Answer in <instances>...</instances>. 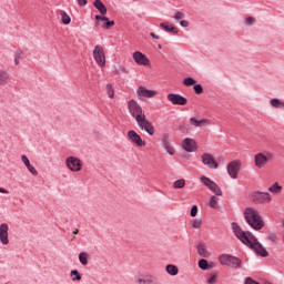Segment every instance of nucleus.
I'll use <instances>...</instances> for the list:
<instances>
[{
  "instance_id": "obj_46",
  "label": "nucleus",
  "mask_w": 284,
  "mask_h": 284,
  "mask_svg": "<svg viewBox=\"0 0 284 284\" xmlns=\"http://www.w3.org/2000/svg\"><path fill=\"white\" fill-rule=\"evenodd\" d=\"M144 284H154V276L153 275H145Z\"/></svg>"
},
{
  "instance_id": "obj_10",
  "label": "nucleus",
  "mask_w": 284,
  "mask_h": 284,
  "mask_svg": "<svg viewBox=\"0 0 284 284\" xmlns=\"http://www.w3.org/2000/svg\"><path fill=\"white\" fill-rule=\"evenodd\" d=\"M159 92L156 90H150L143 85L138 87L136 97L140 101H144V99H154Z\"/></svg>"
},
{
  "instance_id": "obj_8",
  "label": "nucleus",
  "mask_w": 284,
  "mask_h": 284,
  "mask_svg": "<svg viewBox=\"0 0 284 284\" xmlns=\"http://www.w3.org/2000/svg\"><path fill=\"white\" fill-rule=\"evenodd\" d=\"M65 165L70 172H81L83 170V162L77 156H68L65 159Z\"/></svg>"
},
{
  "instance_id": "obj_49",
  "label": "nucleus",
  "mask_w": 284,
  "mask_h": 284,
  "mask_svg": "<svg viewBox=\"0 0 284 284\" xmlns=\"http://www.w3.org/2000/svg\"><path fill=\"white\" fill-rule=\"evenodd\" d=\"M27 169L33 174V176H37V174H39V172L32 164L30 166H28Z\"/></svg>"
},
{
  "instance_id": "obj_32",
  "label": "nucleus",
  "mask_w": 284,
  "mask_h": 284,
  "mask_svg": "<svg viewBox=\"0 0 284 284\" xmlns=\"http://www.w3.org/2000/svg\"><path fill=\"white\" fill-rule=\"evenodd\" d=\"M179 130H180V132H182V134H187L190 132V125L185 122H182L179 125Z\"/></svg>"
},
{
  "instance_id": "obj_15",
  "label": "nucleus",
  "mask_w": 284,
  "mask_h": 284,
  "mask_svg": "<svg viewBox=\"0 0 284 284\" xmlns=\"http://www.w3.org/2000/svg\"><path fill=\"white\" fill-rule=\"evenodd\" d=\"M9 231L10 226H8V224H0V243L3 245H10Z\"/></svg>"
},
{
  "instance_id": "obj_43",
  "label": "nucleus",
  "mask_w": 284,
  "mask_h": 284,
  "mask_svg": "<svg viewBox=\"0 0 284 284\" xmlns=\"http://www.w3.org/2000/svg\"><path fill=\"white\" fill-rule=\"evenodd\" d=\"M185 17V13L178 11L175 12L173 19H175V21H181V19H183Z\"/></svg>"
},
{
  "instance_id": "obj_16",
  "label": "nucleus",
  "mask_w": 284,
  "mask_h": 284,
  "mask_svg": "<svg viewBox=\"0 0 284 284\" xmlns=\"http://www.w3.org/2000/svg\"><path fill=\"white\" fill-rule=\"evenodd\" d=\"M104 21V24L101 26V22ZM101 26L104 30H110L112 26H114V20H110V18L105 16H95V28H99Z\"/></svg>"
},
{
  "instance_id": "obj_19",
  "label": "nucleus",
  "mask_w": 284,
  "mask_h": 284,
  "mask_svg": "<svg viewBox=\"0 0 284 284\" xmlns=\"http://www.w3.org/2000/svg\"><path fill=\"white\" fill-rule=\"evenodd\" d=\"M163 146L168 154H170V156H174V154H176V150L174 149L172 142L170 141V135H166L165 139L163 140Z\"/></svg>"
},
{
  "instance_id": "obj_23",
  "label": "nucleus",
  "mask_w": 284,
  "mask_h": 284,
  "mask_svg": "<svg viewBox=\"0 0 284 284\" xmlns=\"http://www.w3.org/2000/svg\"><path fill=\"white\" fill-rule=\"evenodd\" d=\"M165 272H168L170 276H176V274H179V267L173 264H168L165 266Z\"/></svg>"
},
{
  "instance_id": "obj_37",
  "label": "nucleus",
  "mask_w": 284,
  "mask_h": 284,
  "mask_svg": "<svg viewBox=\"0 0 284 284\" xmlns=\"http://www.w3.org/2000/svg\"><path fill=\"white\" fill-rule=\"evenodd\" d=\"M70 276H74L72 277V281H81V273L77 270H72Z\"/></svg>"
},
{
  "instance_id": "obj_38",
  "label": "nucleus",
  "mask_w": 284,
  "mask_h": 284,
  "mask_svg": "<svg viewBox=\"0 0 284 284\" xmlns=\"http://www.w3.org/2000/svg\"><path fill=\"white\" fill-rule=\"evenodd\" d=\"M268 241H271V243H273L274 245H276V243H278V237L276 236V233H271L267 236Z\"/></svg>"
},
{
  "instance_id": "obj_17",
  "label": "nucleus",
  "mask_w": 284,
  "mask_h": 284,
  "mask_svg": "<svg viewBox=\"0 0 284 284\" xmlns=\"http://www.w3.org/2000/svg\"><path fill=\"white\" fill-rule=\"evenodd\" d=\"M133 60L138 65H150V59H148V55L143 54L141 51H135L133 53Z\"/></svg>"
},
{
  "instance_id": "obj_21",
  "label": "nucleus",
  "mask_w": 284,
  "mask_h": 284,
  "mask_svg": "<svg viewBox=\"0 0 284 284\" xmlns=\"http://www.w3.org/2000/svg\"><path fill=\"white\" fill-rule=\"evenodd\" d=\"M197 254L199 256H202V258H209L210 251H207V245H205V243H200L197 245Z\"/></svg>"
},
{
  "instance_id": "obj_27",
  "label": "nucleus",
  "mask_w": 284,
  "mask_h": 284,
  "mask_svg": "<svg viewBox=\"0 0 284 284\" xmlns=\"http://www.w3.org/2000/svg\"><path fill=\"white\" fill-rule=\"evenodd\" d=\"M209 205L213 209L216 210V207H219V197L216 195H212L210 201H209Z\"/></svg>"
},
{
  "instance_id": "obj_31",
  "label": "nucleus",
  "mask_w": 284,
  "mask_h": 284,
  "mask_svg": "<svg viewBox=\"0 0 284 284\" xmlns=\"http://www.w3.org/2000/svg\"><path fill=\"white\" fill-rule=\"evenodd\" d=\"M105 90L109 99H114V88L112 87V84L108 83L105 85Z\"/></svg>"
},
{
  "instance_id": "obj_25",
  "label": "nucleus",
  "mask_w": 284,
  "mask_h": 284,
  "mask_svg": "<svg viewBox=\"0 0 284 284\" xmlns=\"http://www.w3.org/2000/svg\"><path fill=\"white\" fill-rule=\"evenodd\" d=\"M88 258H90V254H88L87 252H81L79 254V261L81 265H88Z\"/></svg>"
},
{
  "instance_id": "obj_28",
  "label": "nucleus",
  "mask_w": 284,
  "mask_h": 284,
  "mask_svg": "<svg viewBox=\"0 0 284 284\" xmlns=\"http://www.w3.org/2000/svg\"><path fill=\"white\" fill-rule=\"evenodd\" d=\"M160 28H162V30H165V32H174V33H176V31H175L176 28L170 27V24L168 22H162L160 24Z\"/></svg>"
},
{
  "instance_id": "obj_3",
  "label": "nucleus",
  "mask_w": 284,
  "mask_h": 284,
  "mask_svg": "<svg viewBox=\"0 0 284 284\" xmlns=\"http://www.w3.org/2000/svg\"><path fill=\"white\" fill-rule=\"evenodd\" d=\"M244 216L246 223L253 229V230H263L265 227V222L263 221V216L254 209V207H247L244 211Z\"/></svg>"
},
{
  "instance_id": "obj_44",
  "label": "nucleus",
  "mask_w": 284,
  "mask_h": 284,
  "mask_svg": "<svg viewBox=\"0 0 284 284\" xmlns=\"http://www.w3.org/2000/svg\"><path fill=\"white\" fill-rule=\"evenodd\" d=\"M202 224H203V221L194 220L192 223V227H194L195 230H199V227H201Z\"/></svg>"
},
{
  "instance_id": "obj_50",
  "label": "nucleus",
  "mask_w": 284,
  "mask_h": 284,
  "mask_svg": "<svg viewBox=\"0 0 284 284\" xmlns=\"http://www.w3.org/2000/svg\"><path fill=\"white\" fill-rule=\"evenodd\" d=\"M180 26H181L182 28H189L190 22H189L187 20H181V21H180Z\"/></svg>"
},
{
  "instance_id": "obj_51",
  "label": "nucleus",
  "mask_w": 284,
  "mask_h": 284,
  "mask_svg": "<svg viewBox=\"0 0 284 284\" xmlns=\"http://www.w3.org/2000/svg\"><path fill=\"white\" fill-rule=\"evenodd\" d=\"M78 6H80L81 8L88 6V0H78Z\"/></svg>"
},
{
  "instance_id": "obj_41",
  "label": "nucleus",
  "mask_w": 284,
  "mask_h": 284,
  "mask_svg": "<svg viewBox=\"0 0 284 284\" xmlns=\"http://www.w3.org/2000/svg\"><path fill=\"white\" fill-rule=\"evenodd\" d=\"M135 283L136 284H145V275H136Z\"/></svg>"
},
{
  "instance_id": "obj_24",
  "label": "nucleus",
  "mask_w": 284,
  "mask_h": 284,
  "mask_svg": "<svg viewBox=\"0 0 284 284\" xmlns=\"http://www.w3.org/2000/svg\"><path fill=\"white\" fill-rule=\"evenodd\" d=\"M60 17H61V21L64 26H69V23L72 21V19L70 18V16L68 14V12L61 10L59 12Z\"/></svg>"
},
{
  "instance_id": "obj_14",
  "label": "nucleus",
  "mask_w": 284,
  "mask_h": 284,
  "mask_svg": "<svg viewBox=\"0 0 284 284\" xmlns=\"http://www.w3.org/2000/svg\"><path fill=\"white\" fill-rule=\"evenodd\" d=\"M201 159H202V163L204 165H207L210 170H216L219 168V162H216V160L214 159V155L210 153H204Z\"/></svg>"
},
{
  "instance_id": "obj_34",
  "label": "nucleus",
  "mask_w": 284,
  "mask_h": 284,
  "mask_svg": "<svg viewBox=\"0 0 284 284\" xmlns=\"http://www.w3.org/2000/svg\"><path fill=\"white\" fill-rule=\"evenodd\" d=\"M21 59H23V51L19 50L16 52V55H14L16 65H19Z\"/></svg>"
},
{
  "instance_id": "obj_5",
  "label": "nucleus",
  "mask_w": 284,
  "mask_h": 284,
  "mask_svg": "<svg viewBox=\"0 0 284 284\" xmlns=\"http://www.w3.org/2000/svg\"><path fill=\"white\" fill-rule=\"evenodd\" d=\"M274 153L273 152H266V153H256L254 155V164L255 168H258V170L265 168L270 161H274Z\"/></svg>"
},
{
  "instance_id": "obj_20",
  "label": "nucleus",
  "mask_w": 284,
  "mask_h": 284,
  "mask_svg": "<svg viewBox=\"0 0 284 284\" xmlns=\"http://www.w3.org/2000/svg\"><path fill=\"white\" fill-rule=\"evenodd\" d=\"M189 121L193 128H203L205 125H210V120L207 119L197 120L196 118H191Z\"/></svg>"
},
{
  "instance_id": "obj_42",
  "label": "nucleus",
  "mask_w": 284,
  "mask_h": 284,
  "mask_svg": "<svg viewBox=\"0 0 284 284\" xmlns=\"http://www.w3.org/2000/svg\"><path fill=\"white\" fill-rule=\"evenodd\" d=\"M193 90H194L195 94H203V87L201 84H195L193 87Z\"/></svg>"
},
{
  "instance_id": "obj_18",
  "label": "nucleus",
  "mask_w": 284,
  "mask_h": 284,
  "mask_svg": "<svg viewBox=\"0 0 284 284\" xmlns=\"http://www.w3.org/2000/svg\"><path fill=\"white\" fill-rule=\"evenodd\" d=\"M182 148L185 152H196V141H194V139L186 138L182 142Z\"/></svg>"
},
{
  "instance_id": "obj_48",
  "label": "nucleus",
  "mask_w": 284,
  "mask_h": 284,
  "mask_svg": "<svg viewBox=\"0 0 284 284\" xmlns=\"http://www.w3.org/2000/svg\"><path fill=\"white\" fill-rule=\"evenodd\" d=\"M121 72L122 74H130V71L125 67H119L118 73Z\"/></svg>"
},
{
  "instance_id": "obj_54",
  "label": "nucleus",
  "mask_w": 284,
  "mask_h": 284,
  "mask_svg": "<svg viewBox=\"0 0 284 284\" xmlns=\"http://www.w3.org/2000/svg\"><path fill=\"white\" fill-rule=\"evenodd\" d=\"M73 234H79V230H74V231H73Z\"/></svg>"
},
{
  "instance_id": "obj_47",
  "label": "nucleus",
  "mask_w": 284,
  "mask_h": 284,
  "mask_svg": "<svg viewBox=\"0 0 284 284\" xmlns=\"http://www.w3.org/2000/svg\"><path fill=\"white\" fill-rule=\"evenodd\" d=\"M199 214V206L193 205L191 209V216H196Z\"/></svg>"
},
{
  "instance_id": "obj_26",
  "label": "nucleus",
  "mask_w": 284,
  "mask_h": 284,
  "mask_svg": "<svg viewBox=\"0 0 284 284\" xmlns=\"http://www.w3.org/2000/svg\"><path fill=\"white\" fill-rule=\"evenodd\" d=\"M8 79H10V75L6 71L0 72V87L6 85L8 83Z\"/></svg>"
},
{
  "instance_id": "obj_45",
  "label": "nucleus",
  "mask_w": 284,
  "mask_h": 284,
  "mask_svg": "<svg viewBox=\"0 0 284 284\" xmlns=\"http://www.w3.org/2000/svg\"><path fill=\"white\" fill-rule=\"evenodd\" d=\"M21 161L24 163L26 168H30V160L28 159L27 155H21Z\"/></svg>"
},
{
  "instance_id": "obj_11",
  "label": "nucleus",
  "mask_w": 284,
  "mask_h": 284,
  "mask_svg": "<svg viewBox=\"0 0 284 284\" xmlns=\"http://www.w3.org/2000/svg\"><path fill=\"white\" fill-rule=\"evenodd\" d=\"M226 170L231 179H239V172H241V161L240 160L231 161L227 164Z\"/></svg>"
},
{
  "instance_id": "obj_33",
  "label": "nucleus",
  "mask_w": 284,
  "mask_h": 284,
  "mask_svg": "<svg viewBox=\"0 0 284 284\" xmlns=\"http://www.w3.org/2000/svg\"><path fill=\"white\" fill-rule=\"evenodd\" d=\"M199 267L200 270H210V264L207 263V260L205 258L200 260Z\"/></svg>"
},
{
  "instance_id": "obj_53",
  "label": "nucleus",
  "mask_w": 284,
  "mask_h": 284,
  "mask_svg": "<svg viewBox=\"0 0 284 284\" xmlns=\"http://www.w3.org/2000/svg\"><path fill=\"white\" fill-rule=\"evenodd\" d=\"M150 37H152V39H156L160 40L161 38L159 36H156L154 32L150 33Z\"/></svg>"
},
{
  "instance_id": "obj_6",
  "label": "nucleus",
  "mask_w": 284,
  "mask_h": 284,
  "mask_svg": "<svg viewBox=\"0 0 284 284\" xmlns=\"http://www.w3.org/2000/svg\"><path fill=\"white\" fill-rule=\"evenodd\" d=\"M93 59L99 68H105V49L101 44L93 48Z\"/></svg>"
},
{
  "instance_id": "obj_55",
  "label": "nucleus",
  "mask_w": 284,
  "mask_h": 284,
  "mask_svg": "<svg viewBox=\"0 0 284 284\" xmlns=\"http://www.w3.org/2000/svg\"><path fill=\"white\" fill-rule=\"evenodd\" d=\"M159 48L161 49V44H159Z\"/></svg>"
},
{
  "instance_id": "obj_52",
  "label": "nucleus",
  "mask_w": 284,
  "mask_h": 284,
  "mask_svg": "<svg viewBox=\"0 0 284 284\" xmlns=\"http://www.w3.org/2000/svg\"><path fill=\"white\" fill-rule=\"evenodd\" d=\"M0 194H10V191H8L3 187H0Z\"/></svg>"
},
{
  "instance_id": "obj_9",
  "label": "nucleus",
  "mask_w": 284,
  "mask_h": 284,
  "mask_svg": "<svg viewBox=\"0 0 284 284\" xmlns=\"http://www.w3.org/2000/svg\"><path fill=\"white\" fill-rule=\"evenodd\" d=\"M200 181H201V183H203V185H205V187H207L209 190H211V192L216 194V196L223 195V191H221V187H219V184H216L210 178L203 175L200 178Z\"/></svg>"
},
{
  "instance_id": "obj_2",
  "label": "nucleus",
  "mask_w": 284,
  "mask_h": 284,
  "mask_svg": "<svg viewBox=\"0 0 284 284\" xmlns=\"http://www.w3.org/2000/svg\"><path fill=\"white\" fill-rule=\"evenodd\" d=\"M128 110L131 116L135 119L140 130H145L150 136H154V125L148 120L141 104L136 100H130L128 102Z\"/></svg>"
},
{
  "instance_id": "obj_30",
  "label": "nucleus",
  "mask_w": 284,
  "mask_h": 284,
  "mask_svg": "<svg viewBox=\"0 0 284 284\" xmlns=\"http://www.w3.org/2000/svg\"><path fill=\"white\" fill-rule=\"evenodd\" d=\"M281 190H283V186L277 184V182H275L273 185L268 187V191H271L273 194H278Z\"/></svg>"
},
{
  "instance_id": "obj_36",
  "label": "nucleus",
  "mask_w": 284,
  "mask_h": 284,
  "mask_svg": "<svg viewBox=\"0 0 284 284\" xmlns=\"http://www.w3.org/2000/svg\"><path fill=\"white\" fill-rule=\"evenodd\" d=\"M183 83L186 85V88H190L192 85H195L196 80H194V78H185L183 80Z\"/></svg>"
},
{
  "instance_id": "obj_1",
  "label": "nucleus",
  "mask_w": 284,
  "mask_h": 284,
  "mask_svg": "<svg viewBox=\"0 0 284 284\" xmlns=\"http://www.w3.org/2000/svg\"><path fill=\"white\" fill-rule=\"evenodd\" d=\"M232 230L239 241L251 250H254L260 256H270L267 250L263 247V244L252 233L243 231L236 223H232Z\"/></svg>"
},
{
  "instance_id": "obj_13",
  "label": "nucleus",
  "mask_w": 284,
  "mask_h": 284,
  "mask_svg": "<svg viewBox=\"0 0 284 284\" xmlns=\"http://www.w3.org/2000/svg\"><path fill=\"white\" fill-rule=\"evenodd\" d=\"M166 99L170 101V103H172V105H187V98L181 94L169 93Z\"/></svg>"
},
{
  "instance_id": "obj_4",
  "label": "nucleus",
  "mask_w": 284,
  "mask_h": 284,
  "mask_svg": "<svg viewBox=\"0 0 284 284\" xmlns=\"http://www.w3.org/2000/svg\"><path fill=\"white\" fill-rule=\"evenodd\" d=\"M219 262L221 265H226V267H232L233 270H239V267L243 265V262L241 261V258L230 254L220 255Z\"/></svg>"
},
{
  "instance_id": "obj_29",
  "label": "nucleus",
  "mask_w": 284,
  "mask_h": 284,
  "mask_svg": "<svg viewBox=\"0 0 284 284\" xmlns=\"http://www.w3.org/2000/svg\"><path fill=\"white\" fill-rule=\"evenodd\" d=\"M173 187H175V190H183V187H185V180H176L175 182H173Z\"/></svg>"
},
{
  "instance_id": "obj_35",
  "label": "nucleus",
  "mask_w": 284,
  "mask_h": 284,
  "mask_svg": "<svg viewBox=\"0 0 284 284\" xmlns=\"http://www.w3.org/2000/svg\"><path fill=\"white\" fill-rule=\"evenodd\" d=\"M271 105L273 108H284V102H281V100H278V99H272Z\"/></svg>"
},
{
  "instance_id": "obj_40",
  "label": "nucleus",
  "mask_w": 284,
  "mask_h": 284,
  "mask_svg": "<svg viewBox=\"0 0 284 284\" xmlns=\"http://www.w3.org/2000/svg\"><path fill=\"white\" fill-rule=\"evenodd\" d=\"M254 23H256V18H254V17H247V18L245 19V24H246V26H254Z\"/></svg>"
},
{
  "instance_id": "obj_39",
  "label": "nucleus",
  "mask_w": 284,
  "mask_h": 284,
  "mask_svg": "<svg viewBox=\"0 0 284 284\" xmlns=\"http://www.w3.org/2000/svg\"><path fill=\"white\" fill-rule=\"evenodd\" d=\"M219 281V274H212L210 278L207 280L209 284H215Z\"/></svg>"
},
{
  "instance_id": "obj_12",
  "label": "nucleus",
  "mask_w": 284,
  "mask_h": 284,
  "mask_svg": "<svg viewBox=\"0 0 284 284\" xmlns=\"http://www.w3.org/2000/svg\"><path fill=\"white\" fill-rule=\"evenodd\" d=\"M128 139L131 141L133 145H136V148H145V141L136 133L134 130L128 131Z\"/></svg>"
},
{
  "instance_id": "obj_7",
  "label": "nucleus",
  "mask_w": 284,
  "mask_h": 284,
  "mask_svg": "<svg viewBox=\"0 0 284 284\" xmlns=\"http://www.w3.org/2000/svg\"><path fill=\"white\" fill-rule=\"evenodd\" d=\"M252 202L255 204H265L272 202V194L268 192L254 191L251 194Z\"/></svg>"
},
{
  "instance_id": "obj_22",
  "label": "nucleus",
  "mask_w": 284,
  "mask_h": 284,
  "mask_svg": "<svg viewBox=\"0 0 284 284\" xmlns=\"http://www.w3.org/2000/svg\"><path fill=\"white\" fill-rule=\"evenodd\" d=\"M93 6L97 8L100 14H108V8L102 3L101 0H94Z\"/></svg>"
}]
</instances>
